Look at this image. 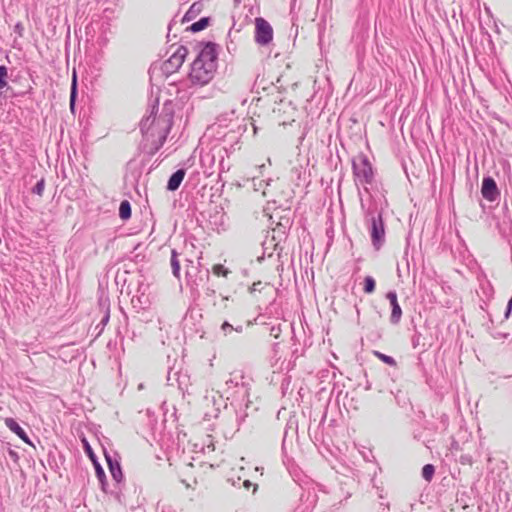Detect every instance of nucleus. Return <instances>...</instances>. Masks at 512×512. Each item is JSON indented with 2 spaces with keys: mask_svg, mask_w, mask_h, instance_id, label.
<instances>
[{
  "mask_svg": "<svg viewBox=\"0 0 512 512\" xmlns=\"http://www.w3.org/2000/svg\"><path fill=\"white\" fill-rule=\"evenodd\" d=\"M119 216L123 220L129 219L131 217V205L129 201L123 200L120 203Z\"/></svg>",
  "mask_w": 512,
  "mask_h": 512,
  "instance_id": "obj_19",
  "label": "nucleus"
},
{
  "mask_svg": "<svg viewBox=\"0 0 512 512\" xmlns=\"http://www.w3.org/2000/svg\"><path fill=\"white\" fill-rule=\"evenodd\" d=\"M109 318H110V315H109V309L107 308V310H106V312H105V315L103 316V318H102V319H101V321H100V324H101L102 326H105V325L108 323Z\"/></svg>",
  "mask_w": 512,
  "mask_h": 512,
  "instance_id": "obj_34",
  "label": "nucleus"
},
{
  "mask_svg": "<svg viewBox=\"0 0 512 512\" xmlns=\"http://www.w3.org/2000/svg\"><path fill=\"white\" fill-rule=\"evenodd\" d=\"M199 12V8L196 9V4H193L184 16V20H190L196 13Z\"/></svg>",
  "mask_w": 512,
  "mask_h": 512,
  "instance_id": "obj_31",
  "label": "nucleus"
},
{
  "mask_svg": "<svg viewBox=\"0 0 512 512\" xmlns=\"http://www.w3.org/2000/svg\"><path fill=\"white\" fill-rule=\"evenodd\" d=\"M360 206L371 236L372 245L379 250L385 242L383 212L387 205L384 195L371 194L368 187L358 188Z\"/></svg>",
  "mask_w": 512,
  "mask_h": 512,
  "instance_id": "obj_1",
  "label": "nucleus"
},
{
  "mask_svg": "<svg viewBox=\"0 0 512 512\" xmlns=\"http://www.w3.org/2000/svg\"><path fill=\"white\" fill-rule=\"evenodd\" d=\"M386 298L389 300L392 308L390 322L392 324H398L402 317V309L398 303L397 294L395 291H389L386 295Z\"/></svg>",
  "mask_w": 512,
  "mask_h": 512,
  "instance_id": "obj_12",
  "label": "nucleus"
},
{
  "mask_svg": "<svg viewBox=\"0 0 512 512\" xmlns=\"http://www.w3.org/2000/svg\"><path fill=\"white\" fill-rule=\"evenodd\" d=\"M374 355L380 359L382 362H384L385 364H388L390 366H396V361L393 357L389 356V355H386V354H383L379 351H375L374 352Z\"/></svg>",
  "mask_w": 512,
  "mask_h": 512,
  "instance_id": "obj_23",
  "label": "nucleus"
},
{
  "mask_svg": "<svg viewBox=\"0 0 512 512\" xmlns=\"http://www.w3.org/2000/svg\"><path fill=\"white\" fill-rule=\"evenodd\" d=\"M173 123V115L169 112H162L160 115L152 109L150 115L140 122L145 148L150 154H155L165 143Z\"/></svg>",
  "mask_w": 512,
  "mask_h": 512,
  "instance_id": "obj_2",
  "label": "nucleus"
},
{
  "mask_svg": "<svg viewBox=\"0 0 512 512\" xmlns=\"http://www.w3.org/2000/svg\"><path fill=\"white\" fill-rule=\"evenodd\" d=\"M14 32L17 33L20 37L23 36L24 26L22 25V23L18 22L14 26Z\"/></svg>",
  "mask_w": 512,
  "mask_h": 512,
  "instance_id": "obj_32",
  "label": "nucleus"
},
{
  "mask_svg": "<svg viewBox=\"0 0 512 512\" xmlns=\"http://www.w3.org/2000/svg\"><path fill=\"white\" fill-rule=\"evenodd\" d=\"M209 25V18L208 17H202L198 21L194 22L188 29L191 32H199L204 30Z\"/></svg>",
  "mask_w": 512,
  "mask_h": 512,
  "instance_id": "obj_20",
  "label": "nucleus"
},
{
  "mask_svg": "<svg viewBox=\"0 0 512 512\" xmlns=\"http://www.w3.org/2000/svg\"><path fill=\"white\" fill-rule=\"evenodd\" d=\"M216 59L215 45L207 43L191 65L189 74L191 83L200 86L209 83L216 71Z\"/></svg>",
  "mask_w": 512,
  "mask_h": 512,
  "instance_id": "obj_3",
  "label": "nucleus"
},
{
  "mask_svg": "<svg viewBox=\"0 0 512 512\" xmlns=\"http://www.w3.org/2000/svg\"><path fill=\"white\" fill-rule=\"evenodd\" d=\"M352 168L356 182H359L362 185L372 183L374 173L366 156H361L358 160H354Z\"/></svg>",
  "mask_w": 512,
  "mask_h": 512,
  "instance_id": "obj_4",
  "label": "nucleus"
},
{
  "mask_svg": "<svg viewBox=\"0 0 512 512\" xmlns=\"http://www.w3.org/2000/svg\"><path fill=\"white\" fill-rule=\"evenodd\" d=\"M5 425L14 432L20 439L26 443H30L29 437L24 429L13 418H6Z\"/></svg>",
  "mask_w": 512,
  "mask_h": 512,
  "instance_id": "obj_15",
  "label": "nucleus"
},
{
  "mask_svg": "<svg viewBox=\"0 0 512 512\" xmlns=\"http://www.w3.org/2000/svg\"><path fill=\"white\" fill-rule=\"evenodd\" d=\"M8 70L4 65L0 66V89L7 86Z\"/></svg>",
  "mask_w": 512,
  "mask_h": 512,
  "instance_id": "obj_25",
  "label": "nucleus"
},
{
  "mask_svg": "<svg viewBox=\"0 0 512 512\" xmlns=\"http://www.w3.org/2000/svg\"><path fill=\"white\" fill-rule=\"evenodd\" d=\"M317 502V494L314 491H305L300 495L299 504L293 512H311Z\"/></svg>",
  "mask_w": 512,
  "mask_h": 512,
  "instance_id": "obj_11",
  "label": "nucleus"
},
{
  "mask_svg": "<svg viewBox=\"0 0 512 512\" xmlns=\"http://www.w3.org/2000/svg\"><path fill=\"white\" fill-rule=\"evenodd\" d=\"M44 187H45V181L44 179H41L40 181H38L36 183V185L33 187L32 189V192L34 194H37L39 196H41L43 194V191H44Z\"/></svg>",
  "mask_w": 512,
  "mask_h": 512,
  "instance_id": "obj_27",
  "label": "nucleus"
},
{
  "mask_svg": "<svg viewBox=\"0 0 512 512\" xmlns=\"http://www.w3.org/2000/svg\"><path fill=\"white\" fill-rule=\"evenodd\" d=\"M185 175H186V170H185V169L180 168V169L176 170V171H175V172H174V173L169 177L168 182H167L166 189H167L168 191H172V192H173V191H176V190L180 187V185H181V183H182V181H183V179H184Z\"/></svg>",
  "mask_w": 512,
  "mask_h": 512,
  "instance_id": "obj_14",
  "label": "nucleus"
},
{
  "mask_svg": "<svg viewBox=\"0 0 512 512\" xmlns=\"http://www.w3.org/2000/svg\"><path fill=\"white\" fill-rule=\"evenodd\" d=\"M213 273L217 276L226 277L230 273V271L222 264H217L213 267Z\"/></svg>",
  "mask_w": 512,
  "mask_h": 512,
  "instance_id": "obj_26",
  "label": "nucleus"
},
{
  "mask_svg": "<svg viewBox=\"0 0 512 512\" xmlns=\"http://www.w3.org/2000/svg\"><path fill=\"white\" fill-rule=\"evenodd\" d=\"M215 161V156L211 153H205L201 155V164L206 169L204 170V173L207 175H211L213 171L211 170L213 164Z\"/></svg>",
  "mask_w": 512,
  "mask_h": 512,
  "instance_id": "obj_17",
  "label": "nucleus"
},
{
  "mask_svg": "<svg viewBox=\"0 0 512 512\" xmlns=\"http://www.w3.org/2000/svg\"><path fill=\"white\" fill-rule=\"evenodd\" d=\"M207 448H208L209 450H212V451L215 449V447H214V445H213V444L207 445Z\"/></svg>",
  "mask_w": 512,
  "mask_h": 512,
  "instance_id": "obj_40",
  "label": "nucleus"
},
{
  "mask_svg": "<svg viewBox=\"0 0 512 512\" xmlns=\"http://www.w3.org/2000/svg\"><path fill=\"white\" fill-rule=\"evenodd\" d=\"M419 340H420V336H414L413 339H412V345L414 348L418 347L419 346Z\"/></svg>",
  "mask_w": 512,
  "mask_h": 512,
  "instance_id": "obj_36",
  "label": "nucleus"
},
{
  "mask_svg": "<svg viewBox=\"0 0 512 512\" xmlns=\"http://www.w3.org/2000/svg\"><path fill=\"white\" fill-rule=\"evenodd\" d=\"M220 330L224 336H228L231 332H233L234 326L231 325L229 322L225 321L221 325Z\"/></svg>",
  "mask_w": 512,
  "mask_h": 512,
  "instance_id": "obj_29",
  "label": "nucleus"
},
{
  "mask_svg": "<svg viewBox=\"0 0 512 512\" xmlns=\"http://www.w3.org/2000/svg\"><path fill=\"white\" fill-rule=\"evenodd\" d=\"M253 484L251 483V481L249 480H245L243 482V486L246 488V489H249Z\"/></svg>",
  "mask_w": 512,
  "mask_h": 512,
  "instance_id": "obj_38",
  "label": "nucleus"
},
{
  "mask_svg": "<svg viewBox=\"0 0 512 512\" xmlns=\"http://www.w3.org/2000/svg\"><path fill=\"white\" fill-rule=\"evenodd\" d=\"M188 50L185 46H178L173 54L161 66L164 74L170 75L176 72L183 64Z\"/></svg>",
  "mask_w": 512,
  "mask_h": 512,
  "instance_id": "obj_7",
  "label": "nucleus"
},
{
  "mask_svg": "<svg viewBox=\"0 0 512 512\" xmlns=\"http://www.w3.org/2000/svg\"><path fill=\"white\" fill-rule=\"evenodd\" d=\"M481 194L484 199L494 202L499 199L500 191L496 184V181L491 177H484L482 180Z\"/></svg>",
  "mask_w": 512,
  "mask_h": 512,
  "instance_id": "obj_9",
  "label": "nucleus"
},
{
  "mask_svg": "<svg viewBox=\"0 0 512 512\" xmlns=\"http://www.w3.org/2000/svg\"><path fill=\"white\" fill-rule=\"evenodd\" d=\"M219 216V221L218 220H215L214 224L215 225H223L224 223V213L223 212H217V215L215 217Z\"/></svg>",
  "mask_w": 512,
  "mask_h": 512,
  "instance_id": "obj_35",
  "label": "nucleus"
},
{
  "mask_svg": "<svg viewBox=\"0 0 512 512\" xmlns=\"http://www.w3.org/2000/svg\"><path fill=\"white\" fill-rule=\"evenodd\" d=\"M157 512H175L171 505L166 503L158 502L156 507Z\"/></svg>",
  "mask_w": 512,
  "mask_h": 512,
  "instance_id": "obj_28",
  "label": "nucleus"
},
{
  "mask_svg": "<svg viewBox=\"0 0 512 512\" xmlns=\"http://www.w3.org/2000/svg\"><path fill=\"white\" fill-rule=\"evenodd\" d=\"M257 187H259V184H256V183L254 182V190H258L259 188H257Z\"/></svg>",
  "mask_w": 512,
  "mask_h": 512,
  "instance_id": "obj_42",
  "label": "nucleus"
},
{
  "mask_svg": "<svg viewBox=\"0 0 512 512\" xmlns=\"http://www.w3.org/2000/svg\"><path fill=\"white\" fill-rule=\"evenodd\" d=\"M94 467H95L96 477L98 478V480L101 484V489L104 492H106L107 479H106L105 472H104L102 466L98 463V461H94Z\"/></svg>",
  "mask_w": 512,
  "mask_h": 512,
  "instance_id": "obj_18",
  "label": "nucleus"
},
{
  "mask_svg": "<svg viewBox=\"0 0 512 512\" xmlns=\"http://www.w3.org/2000/svg\"><path fill=\"white\" fill-rule=\"evenodd\" d=\"M180 254L175 250H171V257H170V266L172 270V274L177 278L180 279Z\"/></svg>",
  "mask_w": 512,
  "mask_h": 512,
  "instance_id": "obj_16",
  "label": "nucleus"
},
{
  "mask_svg": "<svg viewBox=\"0 0 512 512\" xmlns=\"http://www.w3.org/2000/svg\"><path fill=\"white\" fill-rule=\"evenodd\" d=\"M77 97V82H76V75L74 74L72 85H71V93H70V107L73 110L75 101Z\"/></svg>",
  "mask_w": 512,
  "mask_h": 512,
  "instance_id": "obj_24",
  "label": "nucleus"
},
{
  "mask_svg": "<svg viewBox=\"0 0 512 512\" xmlns=\"http://www.w3.org/2000/svg\"><path fill=\"white\" fill-rule=\"evenodd\" d=\"M235 332L237 333H241L243 331V327L241 325L237 326V327H234V330Z\"/></svg>",
  "mask_w": 512,
  "mask_h": 512,
  "instance_id": "obj_39",
  "label": "nucleus"
},
{
  "mask_svg": "<svg viewBox=\"0 0 512 512\" xmlns=\"http://www.w3.org/2000/svg\"><path fill=\"white\" fill-rule=\"evenodd\" d=\"M249 401L246 400V402L239 403L237 406H234V403L231 402V406L233 407V415L234 420L230 424V429L233 431H238L240 429V426L245 422L246 417H248V413L246 412L247 408L249 407Z\"/></svg>",
  "mask_w": 512,
  "mask_h": 512,
  "instance_id": "obj_10",
  "label": "nucleus"
},
{
  "mask_svg": "<svg viewBox=\"0 0 512 512\" xmlns=\"http://www.w3.org/2000/svg\"><path fill=\"white\" fill-rule=\"evenodd\" d=\"M279 332H280V328H276V327L271 328V335L275 336L276 338L278 337Z\"/></svg>",
  "mask_w": 512,
  "mask_h": 512,
  "instance_id": "obj_37",
  "label": "nucleus"
},
{
  "mask_svg": "<svg viewBox=\"0 0 512 512\" xmlns=\"http://www.w3.org/2000/svg\"><path fill=\"white\" fill-rule=\"evenodd\" d=\"M185 276L187 280V285L191 287L192 290L197 289L205 280L209 277V271L206 270H198V267L193 264V261L185 259Z\"/></svg>",
  "mask_w": 512,
  "mask_h": 512,
  "instance_id": "obj_6",
  "label": "nucleus"
},
{
  "mask_svg": "<svg viewBox=\"0 0 512 512\" xmlns=\"http://www.w3.org/2000/svg\"><path fill=\"white\" fill-rule=\"evenodd\" d=\"M435 474V467L432 464H426L422 468V477L430 482Z\"/></svg>",
  "mask_w": 512,
  "mask_h": 512,
  "instance_id": "obj_21",
  "label": "nucleus"
},
{
  "mask_svg": "<svg viewBox=\"0 0 512 512\" xmlns=\"http://www.w3.org/2000/svg\"><path fill=\"white\" fill-rule=\"evenodd\" d=\"M84 448H85V452L86 454L89 456V458L94 462V461H97L96 459V456L91 448V446L89 445V443L84 440Z\"/></svg>",
  "mask_w": 512,
  "mask_h": 512,
  "instance_id": "obj_30",
  "label": "nucleus"
},
{
  "mask_svg": "<svg viewBox=\"0 0 512 512\" xmlns=\"http://www.w3.org/2000/svg\"><path fill=\"white\" fill-rule=\"evenodd\" d=\"M375 286H376V283H375V280L373 279V277L371 276H366L364 278V292L367 293V294H371L375 291Z\"/></svg>",
  "mask_w": 512,
  "mask_h": 512,
  "instance_id": "obj_22",
  "label": "nucleus"
},
{
  "mask_svg": "<svg viewBox=\"0 0 512 512\" xmlns=\"http://www.w3.org/2000/svg\"><path fill=\"white\" fill-rule=\"evenodd\" d=\"M225 384L227 386V392L229 390H234L227 397L228 399L230 398V396L233 398L242 397L243 401H244L245 398L248 397L249 383H248L246 377L242 373H240V372L232 373L230 378L226 381Z\"/></svg>",
  "mask_w": 512,
  "mask_h": 512,
  "instance_id": "obj_5",
  "label": "nucleus"
},
{
  "mask_svg": "<svg viewBox=\"0 0 512 512\" xmlns=\"http://www.w3.org/2000/svg\"><path fill=\"white\" fill-rule=\"evenodd\" d=\"M512 311V297L507 303L506 310H505V318L508 319Z\"/></svg>",
  "mask_w": 512,
  "mask_h": 512,
  "instance_id": "obj_33",
  "label": "nucleus"
},
{
  "mask_svg": "<svg viewBox=\"0 0 512 512\" xmlns=\"http://www.w3.org/2000/svg\"><path fill=\"white\" fill-rule=\"evenodd\" d=\"M257 187H259V184H256V183L254 182V190H258L259 188H257Z\"/></svg>",
  "mask_w": 512,
  "mask_h": 512,
  "instance_id": "obj_41",
  "label": "nucleus"
},
{
  "mask_svg": "<svg viewBox=\"0 0 512 512\" xmlns=\"http://www.w3.org/2000/svg\"><path fill=\"white\" fill-rule=\"evenodd\" d=\"M273 39L272 26L263 18L255 20V41L262 46L268 45Z\"/></svg>",
  "mask_w": 512,
  "mask_h": 512,
  "instance_id": "obj_8",
  "label": "nucleus"
},
{
  "mask_svg": "<svg viewBox=\"0 0 512 512\" xmlns=\"http://www.w3.org/2000/svg\"><path fill=\"white\" fill-rule=\"evenodd\" d=\"M105 458L108 463L109 471L111 473L112 478L117 483H121L123 480V473L119 461L108 454L105 455Z\"/></svg>",
  "mask_w": 512,
  "mask_h": 512,
  "instance_id": "obj_13",
  "label": "nucleus"
}]
</instances>
